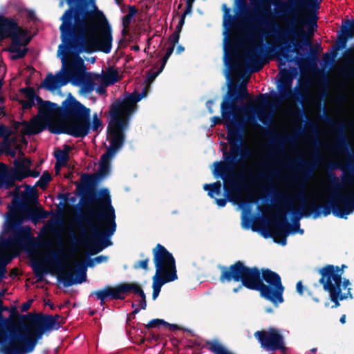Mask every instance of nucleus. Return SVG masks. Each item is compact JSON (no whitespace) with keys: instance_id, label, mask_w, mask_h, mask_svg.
<instances>
[{"instance_id":"obj_16","label":"nucleus","mask_w":354,"mask_h":354,"mask_svg":"<svg viewBox=\"0 0 354 354\" xmlns=\"http://www.w3.org/2000/svg\"><path fill=\"white\" fill-rule=\"evenodd\" d=\"M254 336L260 343L261 347L267 351L279 350L283 353L286 351L284 337L275 328H270L268 330H257Z\"/></svg>"},{"instance_id":"obj_61","label":"nucleus","mask_w":354,"mask_h":354,"mask_svg":"<svg viewBox=\"0 0 354 354\" xmlns=\"http://www.w3.org/2000/svg\"><path fill=\"white\" fill-rule=\"evenodd\" d=\"M21 104L24 109L28 110V109H30L32 106H35V101L30 100H22L21 102Z\"/></svg>"},{"instance_id":"obj_62","label":"nucleus","mask_w":354,"mask_h":354,"mask_svg":"<svg viewBox=\"0 0 354 354\" xmlns=\"http://www.w3.org/2000/svg\"><path fill=\"white\" fill-rule=\"evenodd\" d=\"M297 184L299 189H301V192H299L297 195V198L301 201H304V183H300L299 182H297Z\"/></svg>"},{"instance_id":"obj_60","label":"nucleus","mask_w":354,"mask_h":354,"mask_svg":"<svg viewBox=\"0 0 354 354\" xmlns=\"http://www.w3.org/2000/svg\"><path fill=\"white\" fill-rule=\"evenodd\" d=\"M162 70L163 69H161L160 66L156 72H148L147 80L149 82H153L156 79V77L162 71Z\"/></svg>"},{"instance_id":"obj_58","label":"nucleus","mask_w":354,"mask_h":354,"mask_svg":"<svg viewBox=\"0 0 354 354\" xmlns=\"http://www.w3.org/2000/svg\"><path fill=\"white\" fill-rule=\"evenodd\" d=\"M1 149L3 150V152H6L7 154L11 156L12 157H15L16 155L15 151L10 149L9 142H3L2 144Z\"/></svg>"},{"instance_id":"obj_28","label":"nucleus","mask_w":354,"mask_h":354,"mask_svg":"<svg viewBox=\"0 0 354 354\" xmlns=\"http://www.w3.org/2000/svg\"><path fill=\"white\" fill-rule=\"evenodd\" d=\"M24 221V218L20 214L19 210L13 207V209H10V212L7 214L3 232L8 234L12 230L23 227L22 224Z\"/></svg>"},{"instance_id":"obj_64","label":"nucleus","mask_w":354,"mask_h":354,"mask_svg":"<svg viewBox=\"0 0 354 354\" xmlns=\"http://www.w3.org/2000/svg\"><path fill=\"white\" fill-rule=\"evenodd\" d=\"M292 115L295 118H301L304 115V111L297 108L295 111H292Z\"/></svg>"},{"instance_id":"obj_36","label":"nucleus","mask_w":354,"mask_h":354,"mask_svg":"<svg viewBox=\"0 0 354 354\" xmlns=\"http://www.w3.org/2000/svg\"><path fill=\"white\" fill-rule=\"evenodd\" d=\"M59 106L56 103L46 101L41 106H39V113L44 114L54 113L59 118Z\"/></svg>"},{"instance_id":"obj_30","label":"nucleus","mask_w":354,"mask_h":354,"mask_svg":"<svg viewBox=\"0 0 354 354\" xmlns=\"http://www.w3.org/2000/svg\"><path fill=\"white\" fill-rule=\"evenodd\" d=\"M178 279V275L174 273L171 274H156L153 277V293H152V299L153 300L156 299L158 297L162 286L169 282L174 281Z\"/></svg>"},{"instance_id":"obj_2","label":"nucleus","mask_w":354,"mask_h":354,"mask_svg":"<svg viewBox=\"0 0 354 354\" xmlns=\"http://www.w3.org/2000/svg\"><path fill=\"white\" fill-rule=\"evenodd\" d=\"M68 5L60 17L62 44L58 53L62 54V62L78 57L81 53H91L100 50L109 53L112 47V30L104 13L93 0H66Z\"/></svg>"},{"instance_id":"obj_25","label":"nucleus","mask_w":354,"mask_h":354,"mask_svg":"<svg viewBox=\"0 0 354 354\" xmlns=\"http://www.w3.org/2000/svg\"><path fill=\"white\" fill-rule=\"evenodd\" d=\"M223 10V26L226 29H235L243 32H249L248 25L247 23L240 18L239 13L238 17L235 18L230 14V9L225 4L222 6ZM237 10H239L237 8ZM239 12V10H238Z\"/></svg>"},{"instance_id":"obj_22","label":"nucleus","mask_w":354,"mask_h":354,"mask_svg":"<svg viewBox=\"0 0 354 354\" xmlns=\"http://www.w3.org/2000/svg\"><path fill=\"white\" fill-rule=\"evenodd\" d=\"M292 78L287 71H284L279 80V95H274V98L280 100L288 99H295L300 100L302 97L301 91L296 87L294 90L292 88Z\"/></svg>"},{"instance_id":"obj_41","label":"nucleus","mask_w":354,"mask_h":354,"mask_svg":"<svg viewBox=\"0 0 354 354\" xmlns=\"http://www.w3.org/2000/svg\"><path fill=\"white\" fill-rule=\"evenodd\" d=\"M106 85L114 84L120 80L119 73L117 70H111L105 75Z\"/></svg>"},{"instance_id":"obj_24","label":"nucleus","mask_w":354,"mask_h":354,"mask_svg":"<svg viewBox=\"0 0 354 354\" xmlns=\"http://www.w3.org/2000/svg\"><path fill=\"white\" fill-rule=\"evenodd\" d=\"M73 76L74 73L71 68H66L64 74H57L56 76L49 73L44 80L41 86L53 91L62 86L67 84Z\"/></svg>"},{"instance_id":"obj_4","label":"nucleus","mask_w":354,"mask_h":354,"mask_svg":"<svg viewBox=\"0 0 354 354\" xmlns=\"http://www.w3.org/2000/svg\"><path fill=\"white\" fill-rule=\"evenodd\" d=\"M325 121L331 124L338 136L333 145L335 151L345 154L347 160L343 162L334 163L330 166L332 169H338L342 171L344 176L342 177V183L345 185L351 184L354 180V162L353 155L351 151L349 142L345 136L344 126L341 122H335L330 116H325ZM310 211L306 216L313 214V218H316L322 214L324 216H327L330 213L335 216L341 218H346L347 215L351 214L354 210V192H348L342 194L334 192L333 198H331L326 204L318 205L315 201L309 204Z\"/></svg>"},{"instance_id":"obj_59","label":"nucleus","mask_w":354,"mask_h":354,"mask_svg":"<svg viewBox=\"0 0 354 354\" xmlns=\"http://www.w3.org/2000/svg\"><path fill=\"white\" fill-rule=\"evenodd\" d=\"M266 94H260L256 99V103L259 105L265 106L268 104Z\"/></svg>"},{"instance_id":"obj_45","label":"nucleus","mask_w":354,"mask_h":354,"mask_svg":"<svg viewBox=\"0 0 354 354\" xmlns=\"http://www.w3.org/2000/svg\"><path fill=\"white\" fill-rule=\"evenodd\" d=\"M95 84L94 81L90 78L84 79L82 81V91L84 93H90L95 89Z\"/></svg>"},{"instance_id":"obj_52","label":"nucleus","mask_w":354,"mask_h":354,"mask_svg":"<svg viewBox=\"0 0 354 354\" xmlns=\"http://www.w3.org/2000/svg\"><path fill=\"white\" fill-rule=\"evenodd\" d=\"M174 48L175 46L171 45H169V47L167 48L166 53L164 55L163 58L162 59L161 69H164L165 66L170 56L172 55Z\"/></svg>"},{"instance_id":"obj_33","label":"nucleus","mask_w":354,"mask_h":354,"mask_svg":"<svg viewBox=\"0 0 354 354\" xmlns=\"http://www.w3.org/2000/svg\"><path fill=\"white\" fill-rule=\"evenodd\" d=\"M71 147L68 145H64L63 149H57L54 152V156L56 159L55 168L58 165L66 166L69 160V152Z\"/></svg>"},{"instance_id":"obj_49","label":"nucleus","mask_w":354,"mask_h":354,"mask_svg":"<svg viewBox=\"0 0 354 354\" xmlns=\"http://www.w3.org/2000/svg\"><path fill=\"white\" fill-rule=\"evenodd\" d=\"M102 127V121L97 117L96 113L93 115L92 122H91V129L93 131H97Z\"/></svg>"},{"instance_id":"obj_11","label":"nucleus","mask_w":354,"mask_h":354,"mask_svg":"<svg viewBox=\"0 0 354 354\" xmlns=\"http://www.w3.org/2000/svg\"><path fill=\"white\" fill-rule=\"evenodd\" d=\"M29 191L27 195L23 196L24 201H22L18 195L14 196L12 204L17 209L24 218V221H30L37 224L41 219L47 218L48 213L41 207L30 206L28 203H37V190L34 187L27 185Z\"/></svg>"},{"instance_id":"obj_9","label":"nucleus","mask_w":354,"mask_h":354,"mask_svg":"<svg viewBox=\"0 0 354 354\" xmlns=\"http://www.w3.org/2000/svg\"><path fill=\"white\" fill-rule=\"evenodd\" d=\"M26 35L27 30L21 28L14 18L0 15V41L6 38L11 39L8 50L15 53L12 55V59H22L26 55L28 49L21 48V46H27L30 41L31 38L26 37Z\"/></svg>"},{"instance_id":"obj_38","label":"nucleus","mask_w":354,"mask_h":354,"mask_svg":"<svg viewBox=\"0 0 354 354\" xmlns=\"http://www.w3.org/2000/svg\"><path fill=\"white\" fill-rule=\"evenodd\" d=\"M203 189L208 192V196L214 198V194L219 195L221 191V183L220 181H216L211 184H205Z\"/></svg>"},{"instance_id":"obj_46","label":"nucleus","mask_w":354,"mask_h":354,"mask_svg":"<svg viewBox=\"0 0 354 354\" xmlns=\"http://www.w3.org/2000/svg\"><path fill=\"white\" fill-rule=\"evenodd\" d=\"M342 29H343L346 34L351 37H354V19H347L342 25Z\"/></svg>"},{"instance_id":"obj_48","label":"nucleus","mask_w":354,"mask_h":354,"mask_svg":"<svg viewBox=\"0 0 354 354\" xmlns=\"http://www.w3.org/2000/svg\"><path fill=\"white\" fill-rule=\"evenodd\" d=\"M15 132L4 124H0V137L4 138V142H9V138L13 135Z\"/></svg>"},{"instance_id":"obj_12","label":"nucleus","mask_w":354,"mask_h":354,"mask_svg":"<svg viewBox=\"0 0 354 354\" xmlns=\"http://www.w3.org/2000/svg\"><path fill=\"white\" fill-rule=\"evenodd\" d=\"M29 191L27 195L23 196L24 201H22L18 195L14 196L12 204L17 209L24 218V221H30L37 224L41 219L47 218L48 213L41 207L30 206L28 203H37V190L34 187L27 185Z\"/></svg>"},{"instance_id":"obj_8","label":"nucleus","mask_w":354,"mask_h":354,"mask_svg":"<svg viewBox=\"0 0 354 354\" xmlns=\"http://www.w3.org/2000/svg\"><path fill=\"white\" fill-rule=\"evenodd\" d=\"M276 201L281 203L282 205L277 207L276 213L277 228L273 232V238L275 243L281 245L287 243V236L290 234L304 233L300 228L299 219L306 216L310 211L309 204L313 201L310 200L303 207L302 212L293 209V203L287 195H277Z\"/></svg>"},{"instance_id":"obj_55","label":"nucleus","mask_w":354,"mask_h":354,"mask_svg":"<svg viewBox=\"0 0 354 354\" xmlns=\"http://www.w3.org/2000/svg\"><path fill=\"white\" fill-rule=\"evenodd\" d=\"M166 322L163 319H153L151 320L147 325H145V328H151L155 327H159L160 325H165Z\"/></svg>"},{"instance_id":"obj_50","label":"nucleus","mask_w":354,"mask_h":354,"mask_svg":"<svg viewBox=\"0 0 354 354\" xmlns=\"http://www.w3.org/2000/svg\"><path fill=\"white\" fill-rule=\"evenodd\" d=\"M20 92L25 95L27 100H34L35 99V91L32 87H25L20 89Z\"/></svg>"},{"instance_id":"obj_6","label":"nucleus","mask_w":354,"mask_h":354,"mask_svg":"<svg viewBox=\"0 0 354 354\" xmlns=\"http://www.w3.org/2000/svg\"><path fill=\"white\" fill-rule=\"evenodd\" d=\"M10 312L12 315L19 317L20 324L10 330V342L1 347L2 354L30 353L34 351L46 331L59 328V315L53 316L31 313L19 315L15 308Z\"/></svg>"},{"instance_id":"obj_13","label":"nucleus","mask_w":354,"mask_h":354,"mask_svg":"<svg viewBox=\"0 0 354 354\" xmlns=\"http://www.w3.org/2000/svg\"><path fill=\"white\" fill-rule=\"evenodd\" d=\"M108 260V257L104 255H100L94 259H89L87 264L77 262L75 263V272L77 277H74L71 271L65 272L58 276V280L63 283L64 287L67 288L74 284L82 283L86 280L87 266L93 267L95 263H101Z\"/></svg>"},{"instance_id":"obj_54","label":"nucleus","mask_w":354,"mask_h":354,"mask_svg":"<svg viewBox=\"0 0 354 354\" xmlns=\"http://www.w3.org/2000/svg\"><path fill=\"white\" fill-rule=\"evenodd\" d=\"M193 6L190 4H186L185 9L181 15L180 19L178 21L180 26H183L185 24V17L187 15H189L192 12Z\"/></svg>"},{"instance_id":"obj_7","label":"nucleus","mask_w":354,"mask_h":354,"mask_svg":"<svg viewBox=\"0 0 354 354\" xmlns=\"http://www.w3.org/2000/svg\"><path fill=\"white\" fill-rule=\"evenodd\" d=\"M91 109L78 101L71 93L59 108V122L48 126L54 134H67L83 138L91 131Z\"/></svg>"},{"instance_id":"obj_3","label":"nucleus","mask_w":354,"mask_h":354,"mask_svg":"<svg viewBox=\"0 0 354 354\" xmlns=\"http://www.w3.org/2000/svg\"><path fill=\"white\" fill-rule=\"evenodd\" d=\"M290 1L288 3L277 0L273 5V17L289 13L292 8L301 12L295 17L292 21L295 26L279 33L281 36L280 41L283 45L280 49V53L286 59L288 58L289 53H296L297 55H301L300 50H304V47H311L310 39L317 28V10L319 9L317 0Z\"/></svg>"},{"instance_id":"obj_31","label":"nucleus","mask_w":354,"mask_h":354,"mask_svg":"<svg viewBox=\"0 0 354 354\" xmlns=\"http://www.w3.org/2000/svg\"><path fill=\"white\" fill-rule=\"evenodd\" d=\"M297 162L300 166V178L301 180L306 181L310 178L313 171L317 167V162L315 160H304L301 158H298Z\"/></svg>"},{"instance_id":"obj_40","label":"nucleus","mask_w":354,"mask_h":354,"mask_svg":"<svg viewBox=\"0 0 354 354\" xmlns=\"http://www.w3.org/2000/svg\"><path fill=\"white\" fill-rule=\"evenodd\" d=\"M12 258L4 254H0V281L5 277L6 266Z\"/></svg>"},{"instance_id":"obj_32","label":"nucleus","mask_w":354,"mask_h":354,"mask_svg":"<svg viewBox=\"0 0 354 354\" xmlns=\"http://www.w3.org/2000/svg\"><path fill=\"white\" fill-rule=\"evenodd\" d=\"M331 301L334 303L332 308H337L339 306V301L345 300L348 298L353 299V294L351 293V288H348L347 292H342V289L337 290L328 291Z\"/></svg>"},{"instance_id":"obj_18","label":"nucleus","mask_w":354,"mask_h":354,"mask_svg":"<svg viewBox=\"0 0 354 354\" xmlns=\"http://www.w3.org/2000/svg\"><path fill=\"white\" fill-rule=\"evenodd\" d=\"M31 161L25 158L21 160H15L14 162L15 169H9L11 176H6L5 173L0 174V178H6L9 186H15V181H22L24 178L29 176L37 178L39 176V172L36 170H30Z\"/></svg>"},{"instance_id":"obj_63","label":"nucleus","mask_w":354,"mask_h":354,"mask_svg":"<svg viewBox=\"0 0 354 354\" xmlns=\"http://www.w3.org/2000/svg\"><path fill=\"white\" fill-rule=\"evenodd\" d=\"M51 261L52 262L57 265V266H60L61 263H62V261L59 257V254L58 253H53L52 255H51Z\"/></svg>"},{"instance_id":"obj_23","label":"nucleus","mask_w":354,"mask_h":354,"mask_svg":"<svg viewBox=\"0 0 354 354\" xmlns=\"http://www.w3.org/2000/svg\"><path fill=\"white\" fill-rule=\"evenodd\" d=\"M227 129V140L230 145L227 152H236L239 149V145L243 142L240 133V129L242 127V122L232 117L230 119H223Z\"/></svg>"},{"instance_id":"obj_10","label":"nucleus","mask_w":354,"mask_h":354,"mask_svg":"<svg viewBox=\"0 0 354 354\" xmlns=\"http://www.w3.org/2000/svg\"><path fill=\"white\" fill-rule=\"evenodd\" d=\"M225 149L222 150L223 161H216L214 162V167L240 180V177L234 171L237 165H242L249 158L254 156V151L241 143L239 145V149L232 153L227 152V145L224 144Z\"/></svg>"},{"instance_id":"obj_5","label":"nucleus","mask_w":354,"mask_h":354,"mask_svg":"<svg viewBox=\"0 0 354 354\" xmlns=\"http://www.w3.org/2000/svg\"><path fill=\"white\" fill-rule=\"evenodd\" d=\"M219 281L224 283L241 282L232 289L238 293L243 287L259 292L261 297L272 303L274 306L284 301L283 286L279 274L269 268L259 269L257 266L249 267L243 261H236L229 266H219Z\"/></svg>"},{"instance_id":"obj_53","label":"nucleus","mask_w":354,"mask_h":354,"mask_svg":"<svg viewBox=\"0 0 354 354\" xmlns=\"http://www.w3.org/2000/svg\"><path fill=\"white\" fill-rule=\"evenodd\" d=\"M330 177L331 178L330 184L332 188L335 191L340 189L342 187V184L339 183V178L333 173L330 174Z\"/></svg>"},{"instance_id":"obj_39","label":"nucleus","mask_w":354,"mask_h":354,"mask_svg":"<svg viewBox=\"0 0 354 354\" xmlns=\"http://www.w3.org/2000/svg\"><path fill=\"white\" fill-rule=\"evenodd\" d=\"M32 269L35 276L37 278V282H42L44 280V274L48 272V270L41 264H33Z\"/></svg>"},{"instance_id":"obj_29","label":"nucleus","mask_w":354,"mask_h":354,"mask_svg":"<svg viewBox=\"0 0 354 354\" xmlns=\"http://www.w3.org/2000/svg\"><path fill=\"white\" fill-rule=\"evenodd\" d=\"M8 310V307H3V301L0 299V337L5 342L1 346L10 342V330L14 327L12 322V315H11L8 318H5L3 315V312Z\"/></svg>"},{"instance_id":"obj_44","label":"nucleus","mask_w":354,"mask_h":354,"mask_svg":"<svg viewBox=\"0 0 354 354\" xmlns=\"http://www.w3.org/2000/svg\"><path fill=\"white\" fill-rule=\"evenodd\" d=\"M52 180L50 174L48 171H45L41 176L39 180L36 183L35 185L39 187L41 189H44L46 188L48 184Z\"/></svg>"},{"instance_id":"obj_14","label":"nucleus","mask_w":354,"mask_h":354,"mask_svg":"<svg viewBox=\"0 0 354 354\" xmlns=\"http://www.w3.org/2000/svg\"><path fill=\"white\" fill-rule=\"evenodd\" d=\"M212 173L215 178H221L224 182L225 198H214L217 205L223 207L226 205L227 201L234 202L235 199L239 197V192L241 188L239 183V180L215 167Z\"/></svg>"},{"instance_id":"obj_17","label":"nucleus","mask_w":354,"mask_h":354,"mask_svg":"<svg viewBox=\"0 0 354 354\" xmlns=\"http://www.w3.org/2000/svg\"><path fill=\"white\" fill-rule=\"evenodd\" d=\"M7 239L2 241L4 247L15 250L27 249L34 243V237L31 234L30 227L23 226L11 231Z\"/></svg>"},{"instance_id":"obj_51","label":"nucleus","mask_w":354,"mask_h":354,"mask_svg":"<svg viewBox=\"0 0 354 354\" xmlns=\"http://www.w3.org/2000/svg\"><path fill=\"white\" fill-rule=\"evenodd\" d=\"M352 38L351 37L348 36L346 32L341 28V35L339 37L338 39V45L339 48H345L346 45V42L348 39Z\"/></svg>"},{"instance_id":"obj_35","label":"nucleus","mask_w":354,"mask_h":354,"mask_svg":"<svg viewBox=\"0 0 354 354\" xmlns=\"http://www.w3.org/2000/svg\"><path fill=\"white\" fill-rule=\"evenodd\" d=\"M119 295L125 299L126 295L130 293L136 294L140 286L136 283H121L117 285Z\"/></svg>"},{"instance_id":"obj_43","label":"nucleus","mask_w":354,"mask_h":354,"mask_svg":"<svg viewBox=\"0 0 354 354\" xmlns=\"http://www.w3.org/2000/svg\"><path fill=\"white\" fill-rule=\"evenodd\" d=\"M346 54L344 55V58L349 64L353 65V67L344 69V73L346 75L354 77V58L350 57L349 56V54L353 53V50L351 48H348L346 50Z\"/></svg>"},{"instance_id":"obj_20","label":"nucleus","mask_w":354,"mask_h":354,"mask_svg":"<svg viewBox=\"0 0 354 354\" xmlns=\"http://www.w3.org/2000/svg\"><path fill=\"white\" fill-rule=\"evenodd\" d=\"M240 100L238 92V86H230L228 91L223 97L221 104V112L223 119H230L236 117V113L240 108L236 102Z\"/></svg>"},{"instance_id":"obj_56","label":"nucleus","mask_w":354,"mask_h":354,"mask_svg":"<svg viewBox=\"0 0 354 354\" xmlns=\"http://www.w3.org/2000/svg\"><path fill=\"white\" fill-rule=\"evenodd\" d=\"M238 92L240 100L250 97L247 87L244 84H241L240 86H238Z\"/></svg>"},{"instance_id":"obj_15","label":"nucleus","mask_w":354,"mask_h":354,"mask_svg":"<svg viewBox=\"0 0 354 354\" xmlns=\"http://www.w3.org/2000/svg\"><path fill=\"white\" fill-rule=\"evenodd\" d=\"M152 253L157 274H177L175 259L165 246L158 243L153 248Z\"/></svg>"},{"instance_id":"obj_34","label":"nucleus","mask_w":354,"mask_h":354,"mask_svg":"<svg viewBox=\"0 0 354 354\" xmlns=\"http://www.w3.org/2000/svg\"><path fill=\"white\" fill-rule=\"evenodd\" d=\"M204 346L214 354H234L229 351L217 339L207 340Z\"/></svg>"},{"instance_id":"obj_42","label":"nucleus","mask_w":354,"mask_h":354,"mask_svg":"<svg viewBox=\"0 0 354 354\" xmlns=\"http://www.w3.org/2000/svg\"><path fill=\"white\" fill-rule=\"evenodd\" d=\"M5 173L6 176H11L9 168L7 165L3 162L0 163V174ZM7 180L6 178H0V188L4 187L6 189H10L13 186H9V184L7 183Z\"/></svg>"},{"instance_id":"obj_19","label":"nucleus","mask_w":354,"mask_h":354,"mask_svg":"<svg viewBox=\"0 0 354 354\" xmlns=\"http://www.w3.org/2000/svg\"><path fill=\"white\" fill-rule=\"evenodd\" d=\"M318 272L321 275L319 283L325 291L342 289V276L338 266L327 264L319 269Z\"/></svg>"},{"instance_id":"obj_27","label":"nucleus","mask_w":354,"mask_h":354,"mask_svg":"<svg viewBox=\"0 0 354 354\" xmlns=\"http://www.w3.org/2000/svg\"><path fill=\"white\" fill-rule=\"evenodd\" d=\"M46 118L36 115L33 117L30 122L24 121V128L21 130L24 135H37L43 131L46 127Z\"/></svg>"},{"instance_id":"obj_26","label":"nucleus","mask_w":354,"mask_h":354,"mask_svg":"<svg viewBox=\"0 0 354 354\" xmlns=\"http://www.w3.org/2000/svg\"><path fill=\"white\" fill-rule=\"evenodd\" d=\"M89 297H95L102 306L107 300H123V297L119 295L117 285L115 286L106 285L102 289L91 292Z\"/></svg>"},{"instance_id":"obj_21","label":"nucleus","mask_w":354,"mask_h":354,"mask_svg":"<svg viewBox=\"0 0 354 354\" xmlns=\"http://www.w3.org/2000/svg\"><path fill=\"white\" fill-rule=\"evenodd\" d=\"M266 49L263 44L254 46L245 52V62L251 73L258 72L262 69L266 64Z\"/></svg>"},{"instance_id":"obj_47","label":"nucleus","mask_w":354,"mask_h":354,"mask_svg":"<svg viewBox=\"0 0 354 354\" xmlns=\"http://www.w3.org/2000/svg\"><path fill=\"white\" fill-rule=\"evenodd\" d=\"M183 26H180L179 23L178 24L176 28V30L169 37V45L176 46V45L178 43L180 39V33Z\"/></svg>"},{"instance_id":"obj_57","label":"nucleus","mask_w":354,"mask_h":354,"mask_svg":"<svg viewBox=\"0 0 354 354\" xmlns=\"http://www.w3.org/2000/svg\"><path fill=\"white\" fill-rule=\"evenodd\" d=\"M149 261V258H147L144 260L138 261L136 263L133 268L135 269H139L142 268L143 270H147L148 269V263Z\"/></svg>"},{"instance_id":"obj_37","label":"nucleus","mask_w":354,"mask_h":354,"mask_svg":"<svg viewBox=\"0 0 354 354\" xmlns=\"http://www.w3.org/2000/svg\"><path fill=\"white\" fill-rule=\"evenodd\" d=\"M245 109V110L256 114L259 120L261 121L263 124H266L267 121L270 118V113L261 109H257L254 106H248Z\"/></svg>"},{"instance_id":"obj_1","label":"nucleus","mask_w":354,"mask_h":354,"mask_svg":"<svg viewBox=\"0 0 354 354\" xmlns=\"http://www.w3.org/2000/svg\"><path fill=\"white\" fill-rule=\"evenodd\" d=\"M147 88L145 87L141 93L136 91L125 93L111 104L107 126L110 147L100 157L98 171L93 174H83L82 184L77 186L78 194L82 196V206L88 207L85 213L79 216L78 221L86 224L91 234H87L82 229V240L75 239V243L86 244L91 254H96L112 244L109 239L114 234L117 227L115 212L109 190L107 188L97 190L95 187L102 178L109 174L111 159L123 146L125 131L128 130L131 117L138 109L137 103L147 95Z\"/></svg>"}]
</instances>
